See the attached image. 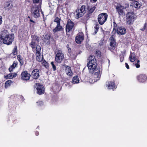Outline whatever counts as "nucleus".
Instances as JSON below:
<instances>
[{
	"label": "nucleus",
	"mask_w": 147,
	"mask_h": 147,
	"mask_svg": "<svg viewBox=\"0 0 147 147\" xmlns=\"http://www.w3.org/2000/svg\"><path fill=\"white\" fill-rule=\"evenodd\" d=\"M134 5L135 7L139 8H140L141 6V4L137 1H134Z\"/></svg>",
	"instance_id": "obj_29"
},
{
	"label": "nucleus",
	"mask_w": 147,
	"mask_h": 147,
	"mask_svg": "<svg viewBox=\"0 0 147 147\" xmlns=\"http://www.w3.org/2000/svg\"><path fill=\"white\" fill-rule=\"evenodd\" d=\"M129 59L131 62H134L136 60V55L134 52L132 53L131 52Z\"/></svg>",
	"instance_id": "obj_21"
},
{
	"label": "nucleus",
	"mask_w": 147,
	"mask_h": 147,
	"mask_svg": "<svg viewBox=\"0 0 147 147\" xmlns=\"http://www.w3.org/2000/svg\"><path fill=\"white\" fill-rule=\"evenodd\" d=\"M146 26L147 24L146 23H145V24H144L143 28L140 29V30L142 31H144L146 29Z\"/></svg>",
	"instance_id": "obj_41"
},
{
	"label": "nucleus",
	"mask_w": 147,
	"mask_h": 147,
	"mask_svg": "<svg viewBox=\"0 0 147 147\" xmlns=\"http://www.w3.org/2000/svg\"><path fill=\"white\" fill-rule=\"evenodd\" d=\"M120 61L121 62H122L124 59V57L123 56V55H120L119 56Z\"/></svg>",
	"instance_id": "obj_43"
},
{
	"label": "nucleus",
	"mask_w": 147,
	"mask_h": 147,
	"mask_svg": "<svg viewBox=\"0 0 147 147\" xmlns=\"http://www.w3.org/2000/svg\"><path fill=\"white\" fill-rule=\"evenodd\" d=\"M18 64V62L16 61H14L13 64L10 66L13 69H14L17 66Z\"/></svg>",
	"instance_id": "obj_33"
},
{
	"label": "nucleus",
	"mask_w": 147,
	"mask_h": 147,
	"mask_svg": "<svg viewBox=\"0 0 147 147\" xmlns=\"http://www.w3.org/2000/svg\"><path fill=\"white\" fill-rule=\"evenodd\" d=\"M87 9L88 10V16H89L92 15V13L94 12L96 9L95 6H93L91 8L89 6H87L86 7Z\"/></svg>",
	"instance_id": "obj_18"
},
{
	"label": "nucleus",
	"mask_w": 147,
	"mask_h": 147,
	"mask_svg": "<svg viewBox=\"0 0 147 147\" xmlns=\"http://www.w3.org/2000/svg\"><path fill=\"white\" fill-rule=\"evenodd\" d=\"M114 37H110V47H109V49L111 51L113 50L115 48L116 42Z\"/></svg>",
	"instance_id": "obj_11"
},
{
	"label": "nucleus",
	"mask_w": 147,
	"mask_h": 147,
	"mask_svg": "<svg viewBox=\"0 0 147 147\" xmlns=\"http://www.w3.org/2000/svg\"><path fill=\"white\" fill-rule=\"evenodd\" d=\"M17 46H16L13 49L12 53L14 55H16L17 54Z\"/></svg>",
	"instance_id": "obj_31"
},
{
	"label": "nucleus",
	"mask_w": 147,
	"mask_h": 147,
	"mask_svg": "<svg viewBox=\"0 0 147 147\" xmlns=\"http://www.w3.org/2000/svg\"><path fill=\"white\" fill-rule=\"evenodd\" d=\"M46 63H45L44 66L46 67V68H47L49 67V64L48 63L45 62Z\"/></svg>",
	"instance_id": "obj_45"
},
{
	"label": "nucleus",
	"mask_w": 147,
	"mask_h": 147,
	"mask_svg": "<svg viewBox=\"0 0 147 147\" xmlns=\"http://www.w3.org/2000/svg\"><path fill=\"white\" fill-rule=\"evenodd\" d=\"M13 7L12 2L10 1L5 2L4 4V8L5 10L9 11Z\"/></svg>",
	"instance_id": "obj_12"
},
{
	"label": "nucleus",
	"mask_w": 147,
	"mask_h": 147,
	"mask_svg": "<svg viewBox=\"0 0 147 147\" xmlns=\"http://www.w3.org/2000/svg\"><path fill=\"white\" fill-rule=\"evenodd\" d=\"M35 134L36 136H38L39 135V132L38 131H36L35 132Z\"/></svg>",
	"instance_id": "obj_53"
},
{
	"label": "nucleus",
	"mask_w": 147,
	"mask_h": 147,
	"mask_svg": "<svg viewBox=\"0 0 147 147\" xmlns=\"http://www.w3.org/2000/svg\"><path fill=\"white\" fill-rule=\"evenodd\" d=\"M72 83L73 84H77L79 82V80L78 76H74L72 80Z\"/></svg>",
	"instance_id": "obj_24"
},
{
	"label": "nucleus",
	"mask_w": 147,
	"mask_h": 147,
	"mask_svg": "<svg viewBox=\"0 0 147 147\" xmlns=\"http://www.w3.org/2000/svg\"><path fill=\"white\" fill-rule=\"evenodd\" d=\"M132 49L133 50V51H134V48H133L132 47Z\"/></svg>",
	"instance_id": "obj_58"
},
{
	"label": "nucleus",
	"mask_w": 147,
	"mask_h": 147,
	"mask_svg": "<svg viewBox=\"0 0 147 147\" xmlns=\"http://www.w3.org/2000/svg\"><path fill=\"white\" fill-rule=\"evenodd\" d=\"M51 64L52 66L53 70L54 71H55L56 69V68L55 65L54 64V62L53 61H52L51 63Z\"/></svg>",
	"instance_id": "obj_36"
},
{
	"label": "nucleus",
	"mask_w": 147,
	"mask_h": 147,
	"mask_svg": "<svg viewBox=\"0 0 147 147\" xmlns=\"http://www.w3.org/2000/svg\"><path fill=\"white\" fill-rule=\"evenodd\" d=\"M17 59L20 62L21 66L23 65L24 63V61L22 58L21 57L20 55H18L17 56Z\"/></svg>",
	"instance_id": "obj_30"
},
{
	"label": "nucleus",
	"mask_w": 147,
	"mask_h": 147,
	"mask_svg": "<svg viewBox=\"0 0 147 147\" xmlns=\"http://www.w3.org/2000/svg\"><path fill=\"white\" fill-rule=\"evenodd\" d=\"M13 122L14 123H16V122H15V121H13Z\"/></svg>",
	"instance_id": "obj_59"
},
{
	"label": "nucleus",
	"mask_w": 147,
	"mask_h": 147,
	"mask_svg": "<svg viewBox=\"0 0 147 147\" xmlns=\"http://www.w3.org/2000/svg\"><path fill=\"white\" fill-rule=\"evenodd\" d=\"M66 67L65 71L66 72L67 74L69 76H71L72 74V73L71 70V67L65 65Z\"/></svg>",
	"instance_id": "obj_19"
},
{
	"label": "nucleus",
	"mask_w": 147,
	"mask_h": 147,
	"mask_svg": "<svg viewBox=\"0 0 147 147\" xmlns=\"http://www.w3.org/2000/svg\"><path fill=\"white\" fill-rule=\"evenodd\" d=\"M109 63H110V61L109 60Z\"/></svg>",
	"instance_id": "obj_62"
},
{
	"label": "nucleus",
	"mask_w": 147,
	"mask_h": 147,
	"mask_svg": "<svg viewBox=\"0 0 147 147\" xmlns=\"http://www.w3.org/2000/svg\"><path fill=\"white\" fill-rule=\"evenodd\" d=\"M2 17L0 16V25L1 24L2 22Z\"/></svg>",
	"instance_id": "obj_51"
},
{
	"label": "nucleus",
	"mask_w": 147,
	"mask_h": 147,
	"mask_svg": "<svg viewBox=\"0 0 147 147\" xmlns=\"http://www.w3.org/2000/svg\"><path fill=\"white\" fill-rule=\"evenodd\" d=\"M108 88L110 89L115 88V82H109L107 84Z\"/></svg>",
	"instance_id": "obj_22"
},
{
	"label": "nucleus",
	"mask_w": 147,
	"mask_h": 147,
	"mask_svg": "<svg viewBox=\"0 0 147 147\" xmlns=\"http://www.w3.org/2000/svg\"><path fill=\"white\" fill-rule=\"evenodd\" d=\"M76 37H84L83 33L82 32H79Z\"/></svg>",
	"instance_id": "obj_40"
},
{
	"label": "nucleus",
	"mask_w": 147,
	"mask_h": 147,
	"mask_svg": "<svg viewBox=\"0 0 147 147\" xmlns=\"http://www.w3.org/2000/svg\"><path fill=\"white\" fill-rule=\"evenodd\" d=\"M99 26L98 24H96L94 27V28L95 29V31L94 33L95 34H96L99 29Z\"/></svg>",
	"instance_id": "obj_34"
},
{
	"label": "nucleus",
	"mask_w": 147,
	"mask_h": 147,
	"mask_svg": "<svg viewBox=\"0 0 147 147\" xmlns=\"http://www.w3.org/2000/svg\"><path fill=\"white\" fill-rule=\"evenodd\" d=\"M50 38L44 37V39H42V40H44V42L46 43L49 45L50 43Z\"/></svg>",
	"instance_id": "obj_28"
},
{
	"label": "nucleus",
	"mask_w": 147,
	"mask_h": 147,
	"mask_svg": "<svg viewBox=\"0 0 147 147\" xmlns=\"http://www.w3.org/2000/svg\"><path fill=\"white\" fill-rule=\"evenodd\" d=\"M39 126H38L37 127V128H38V129H39Z\"/></svg>",
	"instance_id": "obj_61"
},
{
	"label": "nucleus",
	"mask_w": 147,
	"mask_h": 147,
	"mask_svg": "<svg viewBox=\"0 0 147 147\" xmlns=\"http://www.w3.org/2000/svg\"><path fill=\"white\" fill-rule=\"evenodd\" d=\"M39 37H32V39H33L34 40V41H35L36 42V41L38 42L39 40Z\"/></svg>",
	"instance_id": "obj_42"
},
{
	"label": "nucleus",
	"mask_w": 147,
	"mask_h": 147,
	"mask_svg": "<svg viewBox=\"0 0 147 147\" xmlns=\"http://www.w3.org/2000/svg\"><path fill=\"white\" fill-rule=\"evenodd\" d=\"M125 67H126V68L127 69H128L129 68V65H128L127 63H125Z\"/></svg>",
	"instance_id": "obj_48"
},
{
	"label": "nucleus",
	"mask_w": 147,
	"mask_h": 147,
	"mask_svg": "<svg viewBox=\"0 0 147 147\" xmlns=\"http://www.w3.org/2000/svg\"><path fill=\"white\" fill-rule=\"evenodd\" d=\"M58 87V85H54V86L53 85L52 86L53 90L55 91H57L58 92L59 91V90L58 88H57Z\"/></svg>",
	"instance_id": "obj_35"
},
{
	"label": "nucleus",
	"mask_w": 147,
	"mask_h": 147,
	"mask_svg": "<svg viewBox=\"0 0 147 147\" xmlns=\"http://www.w3.org/2000/svg\"><path fill=\"white\" fill-rule=\"evenodd\" d=\"M12 83H13V82L10 80H9L6 81L5 83V88H7Z\"/></svg>",
	"instance_id": "obj_27"
},
{
	"label": "nucleus",
	"mask_w": 147,
	"mask_h": 147,
	"mask_svg": "<svg viewBox=\"0 0 147 147\" xmlns=\"http://www.w3.org/2000/svg\"><path fill=\"white\" fill-rule=\"evenodd\" d=\"M64 54L62 53V51L60 50H58L57 51V53L55 55V60L58 63H60L64 59Z\"/></svg>",
	"instance_id": "obj_3"
},
{
	"label": "nucleus",
	"mask_w": 147,
	"mask_h": 147,
	"mask_svg": "<svg viewBox=\"0 0 147 147\" xmlns=\"http://www.w3.org/2000/svg\"><path fill=\"white\" fill-rule=\"evenodd\" d=\"M91 1H93V2H95L97 0H90Z\"/></svg>",
	"instance_id": "obj_55"
},
{
	"label": "nucleus",
	"mask_w": 147,
	"mask_h": 147,
	"mask_svg": "<svg viewBox=\"0 0 147 147\" xmlns=\"http://www.w3.org/2000/svg\"><path fill=\"white\" fill-rule=\"evenodd\" d=\"M121 53H122V54H121L120 55H123V56L124 57V55H125V51H124L123 52H122Z\"/></svg>",
	"instance_id": "obj_52"
},
{
	"label": "nucleus",
	"mask_w": 147,
	"mask_h": 147,
	"mask_svg": "<svg viewBox=\"0 0 147 147\" xmlns=\"http://www.w3.org/2000/svg\"><path fill=\"white\" fill-rule=\"evenodd\" d=\"M14 37H0L1 42H3L4 44L9 45L11 44Z\"/></svg>",
	"instance_id": "obj_7"
},
{
	"label": "nucleus",
	"mask_w": 147,
	"mask_h": 147,
	"mask_svg": "<svg viewBox=\"0 0 147 147\" xmlns=\"http://www.w3.org/2000/svg\"><path fill=\"white\" fill-rule=\"evenodd\" d=\"M66 47L67 48L69 53L71 55V48L69 47V45L67 44Z\"/></svg>",
	"instance_id": "obj_38"
},
{
	"label": "nucleus",
	"mask_w": 147,
	"mask_h": 147,
	"mask_svg": "<svg viewBox=\"0 0 147 147\" xmlns=\"http://www.w3.org/2000/svg\"><path fill=\"white\" fill-rule=\"evenodd\" d=\"M108 15L106 13H102L98 16V21L100 25H102L107 20Z\"/></svg>",
	"instance_id": "obj_2"
},
{
	"label": "nucleus",
	"mask_w": 147,
	"mask_h": 147,
	"mask_svg": "<svg viewBox=\"0 0 147 147\" xmlns=\"http://www.w3.org/2000/svg\"><path fill=\"white\" fill-rule=\"evenodd\" d=\"M113 26L114 27V29H115V28L117 29V24L115 23V22L114 21L113 22Z\"/></svg>",
	"instance_id": "obj_46"
},
{
	"label": "nucleus",
	"mask_w": 147,
	"mask_h": 147,
	"mask_svg": "<svg viewBox=\"0 0 147 147\" xmlns=\"http://www.w3.org/2000/svg\"><path fill=\"white\" fill-rule=\"evenodd\" d=\"M40 56H38V57L37 56L36 57V60L38 61H41V60L40 59Z\"/></svg>",
	"instance_id": "obj_50"
},
{
	"label": "nucleus",
	"mask_w": 147,
	"mask_h": 147,
	"mask_svg": "<svg viewBox=\"0 0 147 147\" xmlns=\"http://www.w3.org/2000/svg\"><path fill=\"white\" fill-rule=\"evenodd\" d=\"M34 16L35 18H38L40 16V13L38 8H37L35 9L33 12Z\"/></svg>",
	"instance_id": "obj_23"
},
{
	"label": "nucleus",
	"mask_w": 147,
	"mask_h": 147,
	"mask_svg": "<svg viewBox=\"0 0 147 147\" xmlns=\"http://www.w3.org/2000/svg\"><path fill=\"white\" fill-rule=\"evenodd\" d=\"M21 97H22L23 98V96H21Z\"/></svg>",
	"instance_id": "obj_63"
},
{
	"label": "nucleus",
	"mask_w": 147,
	"mask_h": 147,
	"mask_svg": "<svg viewBox=\"0 0 147 147\" xmlns=\"http://www.w3.org/2000/svg\"><path fill=\"white\" fill-rule=\"evenodd\" d=\"M51 0H47V1L48 2H50V1Z\"/></svg>",
	"instance_id": "obj_57"
},
{
	"label": "nucleus",
	"mask_w": 147,
	"mask_h": 147,
	"mask_svg": "<svg viewBox=\"0 0 147 147\" xmlns=\"http://www.w3.org/2000/svg\"><path fill=\"white\" fill-rule=\"evenodd\" d=\"M41 50V47L39 45H37L36 47V53L37 54V57L38 56H40V52Z\"/></svg>",
	"instance_id": "obj_25"
},
{
	"label": "nucleus",
	"mask_w": 147,
	"mask_h": 147,
	"mask_svg": "<svg viewBox=\"0 0 147 147\" xmlns=\"http://www.w3.org/2000/svg\"><path fill=\"white\" fill-rule=\"evenodd\" d=\"M17 74L16 73H10L7 75H4V78L6 79H11L14 78H15L17 76Z\"/></svg>",
	"instance_id": "obj_17"
},
{
	"label": "nucleus",
	"mask_w": 147,
	"mask_h": 147,
	"mask_svg": "<svg viewBox=\"0 0 147 147\" xmlns=\"http://www.w3.org/2000/svg\"><path fill=\"white\" fill-rule=\"evenodd\" d=\"M37 105L39 106H41L43 105V102L42 101H39L36 102Z\"/></svg>",
	"instance_id": "obj_39"
},
{
	"label": "nucleus",
	"mask_w": 147,
	"mask_h": 147,
	"mask_svg": "<svg viewBox=\"0 0 147 147\" xmlns=\"http://www.w3.org/2000/svg\"><path fill=\"white\" fill-rule=\"evenodd\" d=\"M125 5L126 6L125 7L120 5L116 7V9L117 12L119 15L122 16L125 15V13L123 9H126L129 6V4H127Z\"/></svg>",
	"instance_id": "obj_4"
},
{
	"label": "nucleus",
	"mask_w": 147,
	"mask_h": 147,
	"mask_svg": "<svg viewBox=\"0 0 147 147\" xmlns=\"http://www.w3.org/2000/svg\"><path fill=\"white\" fill-rule=\"evenodd\" d=\"M140 61L139 60L137 61V62L136 63L134 64V65L137 68H139L140 67Z\"/></svg>",
	"instance_id": "obj_37"
},
{
	"label": "nucleus",
	"mask_w": 147,
	"mask_h": 147,
	"mask_svg": "<svg viewBox=\"0 0 147 147\" xmlns=\"http://www.w3.org/2000/svg\"><path fill=\"white\" fill-rule=\"evenodd\" d=\"M28 18H30V17L29 16H28Z\"/></svg>",
	"instance_id": "obj_60"
},
{
	"label": "nucleus",
	"mask_w": 147,
	"mask_h": 147,
	"mask_svg": "<svg viewBox=\"0 0 147 147\" xmlns=\"http://www.w3.org/2000/svg\"><path fill=\"white\" fill-rule=\"evenodd\" d=\"M84 37H75L76 42L78 44H80L83 41Z\"/></svg>",
	"instance_id": "obj_26"
},
{
	"label": "nucleus",
	"mask_w": 147,
	"mask_h": 147,
	"mask_svg": "<svg viewBox=\"0 0 147 147\" xmlns=\"http://www.w3.org/2000/svg\"><path fill=\"white\" fill-rule=\"evenodd\" d=\"M74 25V22L70 19H68L66 27V30L67 35H69L68 33L72 29Z\"/></svg>",
	"instance_id": "obj_9"
},
{
	"label": "nucleus",
	"mask_w": 147,
	"mask_h": 147,
	"mask_svg": "<svg viewBox=\"0 0 147 147\" xmlns=\"http://www.w3.org/2000/svg\"><path fill=\"white\" fill-rule=\"evenodd\" d=\"M96 54L97 56H99L100 57V52L99 51H96Z\"/></svg>",
	"instance_id": "obj_44"
},
{
	"label": "nucleus",
	"mask_w": 147,
	"mask_h": 147,
	"mask_svg": "<svg viewBox=\"0 0 147 147\" xmlns=\"http://www.w3.org/2000/svg\"><path fill=\"white\" fill-rule=\"evenodd\" d=\"M11 37H14V34H12L11 35H10Z\"/></svg>",
	"instance_id": "obj_56"
},
{
	"label": "nucleus",
	"mask_w": 147,
	"mask_h": 147,
	"mask_svg": "<svg viewBox=\"0 0 147 147\" xmlns=\"http://www.w3.org/2000/svg\"><path fill=\"white\" fill-rule=\"evenodd\" d=\"M138 81L140 82H144L147 80V76L145 74H140L137 76Z\"/></svg>",
	"instance_id": "obj_15"
},
{
	"label": "nucleus",
	"mask_w": 147,
	"mask_h": 147,
	"mask_svg": "<svg viewBox=\"0 0 147 147\" xmlns=\"http://www.w3.org/2000/svg\"><path fill=\"white\" fill-rule=\"evenodd\" d=\"M21 76L23 80H27L29 79L30 75L27 71H25L22 73Z\"/></svg>",
	"instance_id": "obj_14"
},
{
	"label": "nucleus",
	"mask_w": 147,
	"mask_h": 147,
	"mask_svg": "<svg viewBox=\"0 0 147 147\" xmlns=\"http://www.w3.org/2000/svg\"><path fill=\"white\" fill-rule=\"evenodd\" d=\"M88 60L89 61L87 64V66L89 69L90 73L92 74H93L94 82H96L100 79L102 72L99 69L97 71L94 72L96 70L97 64L94 55H90Z\"/></svg>",
	"instance_id": "obj_1"
},
{
	"label": "nucleus",
	"mask_w": 147,
	"mask_h": 147,
	"mask_svg": "<svg viewBox=\"0 0 147 147\" xmlns=\"http://www.w3.org/2000/svg\"><path fill=\"white\" fill-rule=\"evenodd\" d=\"M30 22H32V23H35V22L33 20H32L31 19H30Z\"/></svg>",
	"instance_id": "obj_54"
},
{
	"label": "nucleus",
	"mask_w": 147,
	"mask_h": 147,
	"mask_svg": "<svg viewBox=\"0 0 147 147\" xmlns=\"http://www.w3.org/2000/svg\"><path fill=\"white\" fill-rule=\"evenodd\" d=\"M127 23L129 24H130L133 22L135 18V14L133 12H129L127 14Z\"/></svg>",
	"instance_id": "obj_10"
},
{
	"label": "nucleus",
	"mask_w": 147,
	"mask_h": 147,
	"mask_svg": "<svg viewBox=\"0 0 147 147\" xmlns=\"http://www.w3.org/2000/svg\"><path fill=\"white\" fill-rule=\"evenodd\" d=\"M86 6L84 5H83L81 7L79 10L78 9L76 10V12L77 13V14H76V16L77 19H78L82 17L86 13Z\"/></svg>",
	"instance_id": "obj_5"
},
{
	"label": "nucleus",
	"mask_w": 147,
	"mask_h": 147,
	"mask_svg": "<svg viewBox=\"0 0 147 147\" xmlns=\"http://www.w3.org/2000/svg\"><path fill=\"white\" fill-rule=\"evenodd\" d=\"M61 19L58 17H56L54 20V22H56L57 24V26L53 30L54 32H56L57 31L62 30L63 29L62 27L60 26V21Z\"/></svg>",
	"instance_id": "obj_8"
},
{
	"label": "nucleus",
	"mask_w": 147,
	"mask_h": 147,
	"mask_svg": "<svg viewBox=\"0 0 147 147\" xmlns=\"http://www.w3.org/2000/svg\"><path fill=\"white\" fill-rule=\"evenodd\" d=\"M32 78L35 79L38 78L39 76V70L38 69H35L33 70L32 73Z\"/></svg>",
	"instance_id": "obj_16"
},
{
	"label": "nucleus",
	"mask_w": 147,
	"mask_h": 147,
	"mask_svg": "<svg viewBox=\"0 0 147 147\" xmlns=\"http://www.w3.org/2000/svg\"><path fill=\"white\" fill-rule=\"evenodd\" d=\"M39 1V0H33V3H38Z\"/></svg>",
	"instance_id": "obj_47"
},
{
	"label": "nucleus",
	"mask_w": 147,
	"mask_h": 147,
	"mask_svg": "<svg viewBox=\"0 0 147 147\" xmlns=\"http://www.w3.org/2000/svg\"><path fill=\"white\" fill-rule=\"evenodd\" d=\"M117 32L119 35H123L126 33L125 29L123 27L117 26Z\"/></svg>",
	"instance_id": "obj_13"
},
{
	"label": "nucleus",
	"mask_w": 147,
	"mask_h": 147,
	"mask_svg": "<svg viewBox=\"0 0 147 147\" xmlns=\"http://www.w3.org/2000/svg\"><path fill=\"white\" fill-rule=\"evenodd\" d=\"M9 34L7 30H4L1 32L0 37H9Z\"/></svg>",
	"instance_id": "obj_20"
},
{
	"label": "nucleus",
	"mask_w": 147,
	"mask_h": 147,
	"mask_svg": "<svg viewBox=\"0 0 147 147\" xmlns=\"http://www.w3.org/2000/svg\"><path fill=\"white\" fill-rule=\"evenodd\" d=\"M34 88H36V92L39 95H41L44 93V88L43 86L39 83H36L34 86Z\"/></svg>",
	"instance_id": "obj_6"
},
{
	"label": "nucleus",
	"mask_w": 147,
	"mask_h": 147,
	"mask_svg": "<svg viewBox=\"0 0 147 147\" xmlns=\"http://www.w3.org/2000/svg\"><path fill=\"white\" fill-rule=\"evenodd\" d=\"M13 69H13L11 67V66H10V67L9 68V69H9V71L10 72H11L12 71H13Z\"/></svg>",
	"instance_id": "obj_49"
},
{
	"label": "nucleus",
	"mask_w": 147,
	"mask_h": 147,
	"mask_svg": "<svg viewBox=\"0 0 147 147\" xmlns=\"http://www.w3.org/2000/svg\"><path fill=\"white\" fill-rule=\"evenodd\" d=\"M42 38H43V37H42ZM43 38H44V37H43Z\"/></svg>",
	"instance_id": "obj_64"
},
{
	"label": "nucleus",
	"mask_w": 147,
	"mask_h": 147,
	"mask_svg": "<svg viewBox=\"0 0 147 147\" xmlns=\"http://www.w3.org/2000/svg\"><path fill=\"white\" fill-rule=\"evenodd\" d=\"M36 42L34 41V40L33 39H32V42L31 43V47L33 49H34L35 48L36 45Z\"/></svg>",
	"instance_id": "obj_32"
}]
</instances>
